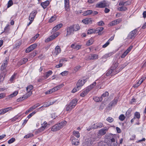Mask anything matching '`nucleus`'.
<instances>
[{
    "label": "nucleus",
    "mask_w": 146,
    "mask_h": 146,
    "mask_svg": "<svg viewBox=\"0 0 146 146\" xmlns=\"http://www.w3.org/2000/svg\"><path fill=\"white\" fill-rule=\"evenodd\" d=\"M67 123V121L65 120H63L53 126L51 128V130L53 131H58L65 125Z\"/></svg>",
    "instance_id": "f257e3e1"
},
{
    "label": "nucleus",
    "mask_w": 146,
    "mask_h": 146,
    "mask_svg": "<svg viewBox=\"0 0 146 146\" xmlns=\"http://www.w3.org/2000/svg\"><path fill=\"white\" fill-rule=\"evenodd\" d=\"M33 86L31 85H29L26 88V90L28 92L25 95H24L22 97L19 98V100H23L26 99L28 98L32 94L31 90L33 89ZM18 99L17 100H18Z\"/></svg>",
    "instance_id": "f03ea898"
},
{
    "label": "nucleus",
    "mask_w": 146,
    "mask_h": 146,
    "mask_svg": "<svg viewBox=\"0 0 146 146\" xmlns=\"http://www.w3.org/2000/svg\"><path fill=\"white\" fill-rule=\"evenodd\" d=\"M96 135L93 134L90 135L88 138L86 140L85 145L86 146H90L92 145L96 139Z\"/></svg>",
    "instance_id": "7ed1b4c3"
},
{
    "label": "nucleus",
    "mask_w": 146,
    "mask_h": 146,
    "mask_svg": "<svg viewBox=\"0 0 146 146\" xmlns=\"http://www.w3.org/2000/svg\"><path fill=\"white\" fill-rule=\"evenodd\" d=\"M77 101H70L66 106L65 110L67 111H70L77 104Z\"/></svg>",
    "instance_id": "20e7f679"
},
{
    "label": "nucleus",
    "mask_w": 146,
    "mask_h": 146,
    "mask_svg": "<svg viewBox=\"0 0 146 146\" xmlns=\"http://www.w3.org/2000/svg\"><path fill=\"white\" fill-rule=\"evenodd\" d=\"M70 140L71 141L72 145H78L79 144V141L78 139H76L74 136H71Z\"/></svg>",
    "instance_id": "39448f33"
},
{
    "label": "nucleus",
    "mask_w": 146,
    "mask_h": 146,
    "mask_svg": "<svg viewBox=\"0 0 146 146\" xmlns=\"http://www.w3.org/2000/svg\"><path fill=\"white\" fill-rule=\"evenodd\" d=\"M86 81V79H80L79 80L76 84V86L78 88H79L80 89L81 87L84 84Z\"/></svg>",
    "instance_id": "423d86ee"
},
{
    "label": "nucleus",
    "mask_w": 146,
    "mask_h": 146,
    "mask_svg": "<svg viewBox=\"0 0 146 146\" xmlns=\"http://www.w3.org/2000/svg\"><path fill=\"white\" fill-rule=\"evenodd\" d=\"M98 55L96 54H90L88 56L86 59L87 60H92L98 59Z\"/></svg>",
    "instance_id": "0eeeda50"
},
{
    "label": "nucleus",
    "mask_w": 146,
    "mask_h": 146,
    "mask_svg": "<svg viewBox=\"0 0 146 146\" xmlns=\"http://www.w3.org/2000/svg\"><path fill=\"white\" fill-rule=\"evenodd\" d=\"M108 4L105 1L98 3L96 5V7L97 8H104L108 6Z\"/></svg>",
    "instance_id": "6e6552de"
},
{
    "label": "nucleus",
    "mask_w": 146,
    "mask_h": 146,
    "mask_svg": "<svg viewBox=\"0 0 146 146\" xmlns=\"http://www.w3.org/2000/svg\"><path fill=\"white\" fill-rule=\"evenodd\" d=\"M8 61L9 58L6 57L5 58V60L4 61L3 64H2L1 66V70L3 71L6 68L7 65Z\"/></svg>",
    "instance_id": "1a4fd4ad"
},
{
    "label": "nucleus",
    "mask_w": 146,
    "mask_h": 146,
    "mask_svg": "<svg viewBox=\"0 0 146 146\" xmlns=\"http://www.w3.org/2000/svg\"><path fill=\"white\" fill-rule=\"evenodd\" d=\"M137 31L136 29H135L131 31L129 34L128 37L130 39H132L135 36V34H136Z\"/></svg>",
    "instance_id": "9d476101"
},
{
    "label": "nucleus",
    "mask_w": 146,
    "mask_h": 146,
    "mask_svg": "<svg viewBox=\"0 0 146 146\" xmlns=\"http://www.w3.org/2000/svg\"><path fill=\"white\" fill-rule=\"evenodd\" d=\"M117 103V101H111L108 105L107 108L109 110H111L112 108V107L115 106Z\"/></svg>",
    "instance_id": "9b49d317"
},
{
    "label": "nucleus",
    "mask_w": 146,
    "mask_h": 146,
    "mask_svg": "<svg viewBox=\"0 0 146 146\" xmlns=\"http://www.w3.org/2000/svg\"><path fill=\"white\" fill-rule=\"evenodd\" d=\"M64 8L66 11H68L70 10L69 0H64Z\"/></svg>",
    "instance_id": "f8f14e48"
},
{
    "label": "nucleus",
    "mask_w": 146,
    "mask_h": 146,
    "mask_svg": "<svg viewBox=\"0 0 146 146\" xmlns=\"http://www.w3.org/2000/svg\"><path fill=\"white\" fill-rule=\"evenodd\" d=\"M96 82H94L90 86H88L84 91L86 92H87V94L89 91H90L95 86H96Z\"/></svg>",
    "instance_id": "ddd939ff"
},
{
    "label": "nucleus",
    "mask_w": 146,
    "mask_h": 146,
    "mask_svg": "<svg viewBox=\"0 0 146 146\" xmlns=\"http://www.w3.org/2000/svg\"><path fill=\"white\" fill-rule=\"evenodd\" d=\"M118 63L116 62H114L112 66L111 67V69L112 70H113V71L116 72V73H117V70H116L117 67L118 66Z\"/></svg>",
    "instance_id": "4468645a"
},
{
    "label": "nucleus",
    "mask_w": 146,
    "mask_h": 146,
    "mask_svg": "<svg viewBox=\"0 0 146 146\" xmlns=\"http://www.w3.org/2000/svg\"><path fill=\"white\" fill-rule=\"evenodd\" d=\"M66 31V35H70L72 34H73V32L74 31L73 29V27L71 26L67 28Z\"/></svg>",
    "instance_id": "2eb2a0df"
},
{
    "label": "nucleus",
    "mask_w": 146,
    "mask_h": 146,
    "mask_svg": "<svg viewBox=\"0 0 146 146\" xmlns=\"http://www.w3.org/2000/svg\"><path fill=\"white\" fill-rule=\"evenodd\" d=\"M92 20L91 18H86L82 20V22L86 24H88L92 23Z\"/></svg>",
    "instance_id": "dca6fc26"
},
{
    "label": "nucleus",
    "mask_w": 146,
    "mask_h": 146,
    "mask_svg": "<svg viewBox=\"0 0 146 146\" xmlns=\"http://www.w3.org/2000/svg\"><path fill=\"white\" fill-rule=\"evenodd\" d=\"M36 13L37 12L36 11H33L29 15V19L31 20H33Z\"/></svg>",
    "instance_id": "f3484780"
},
{
    "label": "nucleus",
    "mask_w": 146,
    "mask_h": 146,
    "mask_svg": "<svg viewBox=\"0 0 146 146\" xmlns=\"http://www.w3.org/2000/svg\"><path fill=\"white\" fill-rule=\"evenodd\" d=\"M50 3L49 1H46L44 2H42L41 3L40 5L42 7L45 9L48 5Z\"/></svg>",
    "instance_id": "a211bd4d"
},
{
    "label": "nucleus",
    "mask_w": 146,
    "mask_h": 146,
    "mask_svg": "<svg viewBox=\"0 0 146 146\" xmlns=\"http://www.w3.org/2000/svg\"><path fill=\"white\" fill-rule=\"evenodd\" d=\"M18 94V92L16 91H15L12 94L8 96L7 97V99L11 100L12 98L16 96Z\"/></svg>",
    "instance_id": "6ab92c4d"
},
{
    "label": "nucleus",
    "mask_w": 146,
    "mask_h": 146,
    "mask_svg": "<svg viewBox=\"0 0 146 146\" xmlns=\"http://www.w3.org/2000/svg\"><path fill=\"white\" fill-rule=\"evenodd\" d=\"M130 2L129 1H126L125 2L121 1L119 3L120 6H127L130 5Z\"/></svg>",
    "instance_id": "aec40b11"
},
{
    "label": "nucleus",
    "mask_w": 146,
    "mask_h": 146,
    "mask_svg": "<svg viewBox=\"0 0 146 146\" xmlns=\"http://www.w3.org/2000/svg\"><path fill=\"white\" fill-rule=\"evenodd\" d=\"M107 129H102L99 131L98 133L100 135H103L106 133Z\"/></svg>",
    "instance_id": "412c9836"
},
{
    "label": "nucleus",
    "mask_w": 146,
    "mask_h": 146,
    "mask_svg": "<svg viewBox=\"0 0 146 146\" xmlns=\"http://www.w3.org/2000/svg\"><path fill=\"white\" fill-rule=\"evenodd\" d=\"M61 49L60 47L59 46H57L55 48V50L54 52V54L56 55H57L60 52Z\"/></svg>",
    "instance_id": "4be33fe9"
},
{
    "label": "nucleus",
    "mask_w": 146,
    "mask_h": 146,
    "mask_svg": "<svg viewBox=\"0 0 146 146\" xmlns=\"http://www.w3.org/2000/svg\"><path fill=\"white\" fill-rule=\"evenodd\" d=\"M71 26L73 27L74 31H77L79 30L80 28V27L78 24H76Z\"/></svg>",
    "instance_id": "5701e85b"
},
{
    "label": "nucleus",
    "mask_w": 146,
    "mask_h": 146,
    "mask_svg": "<svg viewBox=\"0 0 146 146\" xmlns=\"http://www.w3.org/2000/svg\"><path fill=\"white\" fill-rule=\"evenodd\" d=\"M71 47L73 49H75L77 50H79L81 48V46L80 45H75L74 44H72L71 45Z\"/></svg>",
    "instance_id": "b1692460"
},
{
    "label": "nucleus",
    "mask_w": 146,
    "mask_h": 146,
    "mask_svg": "<svg viewBox=\"0 0 146 146\" xmlns=\"http://www.w3.org/2000/svg\"><path fill=\"white\" fill-rule=\"evenodd\" d=\"M2 110H3V112L4 113V114H5L9 111L12 110L13 108L11 107H9L4 109H2Z\"/></svg>",
    "instance_id": "393cba45"
},
{
    "label": "nucleus",
    "mask_w": 146,
    "mask_h": 146,
    "mask_svg": "<svg viewBox=\"0 0 146 146\" xmlns=\"http://www.w3.org/2000/svg\"><path fill=\"white\" fill-rule=\"evenodd\" d=\"M52 73V72L51 70H49L45 73L44 74L45 78H47Z\"/></svg>",
    "instance_id": "a878e982"
},
{
    "label": "nucleus",
    "mask_w": 146,
    "mask_h": 146,
    "mask_svg": "<svg viewBox=\"0 0 146 146\" xmlns=\"http://www.w3.org/2000/svg\"><path fill=\"white\" fill-rule=\"evenodd\" d=\"M113 54V52H110V53H107L105 54L102 57L103 58L106 59L108 57H109L111 56Z\"/></svg>",
    "instance_id": "bb28decb"
},
{
    "label": "nucleus",
    "mask_w": 146,
    "mask_h": 146,
    "mask_svg": "<svg viewBox=\"0 0 146 146\" xmlns=\"http://www.w3.org/2000/svg\"><path fill=\"white\" fill-rule=\"evenodd\" d=\"M54 102H50V101H48L47 102H45L43 106L45 107H48L50 105L52 104Z\"/></svg>",
    "instance_id": "cd10ccee"
},
{
    "label": "nucleus",
    "mask_w": 146,
    "mask_h": 146,
    "mask_svg": "<svg viewBox=\"0 0 146 146\" xmlns=\"http://www.w3.org/2000/svg\"><path fill=\"white\" fill-rule=\"evenodd\" d=\"M126 66V64H123L120 66L116 70H117V72H119L121 70H122Z\"/></svg>",
    "instance_id": "c85d7f7f"
},
{
    "label": "nucleus",
    "mask_w": 146,
    "mask_h": 146,
    "mask_svg": "<svg viewBox=\"0 0 146 146\" xmlns=\"http://www.w3.org/2000/svg\"><path fill=\"white\" fill-rule=\"evenodd\" d=\"M113 72H115V71H113V70H112L111 69V68L107 72L106 74V76H108L111 74V75H112L114 74L113 73Z\"/></svg>",
    "instance_id": "c756f323"
},
{
    "label": "nucleus",
    "mask_w": 146,
    "mask_h": 146,
    "mask_svg": "<svg viewBox=\"0 0 146 146\" xmlns=\"http://www.w3.org/2000/svg\"><path fill=\"white\" fill-rule=\"evenodd\" d=\"M21 44V43L20 41H17L15 45V46L14 47V48L16 49L18 48H19Z\"/></svg>",
    "instance_id": "7c9ffc66"
},
{
    "label": "nucleus",
    "mask_w": 146,
    "mask_h": 146,
    "mask_svg": "<svg viewBox=\"0 0 146 146\" xmlns=\"http://www.w3.org/2000/svg\"><path fill=\"white\" fill-rule=\"evenodd\" d=\"M104 29V28L103 27H98L95 29L96 32V33H98V34L99 35L100 32H101Z\"/></svg>",
    "instance_id": "2f4dec72"
},
{
    "label": "nucleus",
    "mask_w": 146,
    "mask_h": 146,
    "mask_svg": "<svg viewBox=\"0 0 146 146\" xmlns=\"http://www.w3.org/2000/svg\"><path fill=\"white\" fill-rule=\"evenodd\" d=\"M73 135L78 138L80 136L79 133L77 131H74L73 132Z\"/></svg>",
    "instance_id": "473e14b6"
},
{
    "label": "nucleus",
    "mask_w": 146,
    "mask_h": 146,
    "mask_svg": "<svg viewBox=\"0 0 146 146\" xmlns=\"http://www.w3.org/2000/svg\"><path fill=\"white\" fill-rule=\"evenodd\" d=\"M96 32L95 29H90L88 30L87 33L88 34H91L93 33H96Z\"/></svg>",
    "instance_id": "72a5a7b5"
},
{
    "label": "nucleus",
    "mask_w": 146,
    "mask_h": 146,
    "mask_svg": "<svg viewBox=\"0 0 146 146\" xmlns=\"http://www.w3.org/2000/svg\"><path fill=\"white\" fill-rule=\"evenodd\" d=\"M92 11L91 10H88L84 12L83 14L84 15H87L92 14Z\"/></svg>",
    "instance_id": "f704fd0d"
},
{
    "label": "nucleus",
    "mask_w": 146,
    "mask_h": 146,
    "mask_svg": "<svg viewBox=\"0 0 146 146\" xmlns=\"http://www.w3.org/2000/svg\"><path fill=\"white\" fill-rule=\"evenodd\" d=\"M63 86H64V85L63 84H60V85L54 87V89L55 91H56L58 90L60 88L62 87Z\"/></svg>",
    "instance_id": "c9c22d12"
},
{
    "label": "nucleus",
    "mask_w": 146,
    "mask_h": 146,
    "mask_svg": "<svg viewBox=\"0 0 146 146\" xmlns=\"http://www.w3.org/2000/svg\"><path fill=\"white\" fill-rule=\"evenodd\" d=\"M142 82V80L141 81L140 79L133 86V87L135 88H137L140 84Z\"/></svg>",
    "instance_id": "e433bc0d"
},
{
    "label": "nucleus",
    "mask_w": 146,
    "mask_h": 146,
    "mask_svg": "<svg viewBox=\"0 0 146 146\" xmlns=\"http://www.w3.org/2000/svg\"><path fill=\"white\" fill-rule=\"evenodd\" d=\"M34 136V135L32 133H29L27 134V135H25L24 137V138H29L31 137H32Z\"/></svg>",
    "instance_id": "4c0bfd02"
},
{
    "label": "nucleus",
    "mask_w": 146,
    "mask_h": 146,
    "mask_svg": "<svg viewBox=\"0 0 146 146\" xmlns=\"http://www.w3.org/2000/svg\"><path fill=\"white\" fill-rule=\"evenodd\" d=\"M93 42V40L92 39H90L87 41L86 43V45L87 46H88L91 45L92 44Z\"/></svg>",
    "instance_id": "58836bf2"
},
{
    "label": "nucleus",
    "mask_w": 146,
    "mask_h": 146,
    "mask_svg": "<svg viewBox=\"0 0 146 146\" xmlns=\"http://www.w3.org/2000/svg\"><path fill=\"white\" fill-rule=\"evenodd\" d=\"M118 9L119 11H125L127 9L126 7L124 6L119 7L118 8Z\"/></svg>",
    "instance_id": "ea45409f"
},
{
    "label": "nucleus",
    "mask_w": 146,
    "mask_h": 146,
    "mask_svg": "<svg viewBox=\"0 0 146 146\" xmlns=\"http://www.w3.org/2000/svg\"><path fill=\"white\" fill-rule=\"evenodd\" d=\"M97 125V128H101L103 125V123L101 122L97 123H96Z\"/></svg>",
    "instance_id": "a19ab883"
},
{
    "label": "nucleus",
    "mask_w": 146,
    "mask_h": 146,
    "mask_svg": "<svg viewBox=\"0 0 146 146\" xmlns=\"http://www.w3.org/2000/svg\"><path fill=\"white\" fill-rule=\"evenodd\" d=\"M109 95V93L107 92H105L103 93V94L100 97L101 99H103V98L105 97L106 96H107Z\"/></svg>",
    "instance_id": "79ce46f5"
},
{
    "label": "nucleus",
    "mask_w": 146,
    "mask_h": 146,
    "mask_svg": "<svg viewBox=\"0 0 146 146\" xmlns=\"http://www.w3.org/2000/svg\"><path fill=\"white\" fill-rule=\"evenodd\" d=\"M13 4V1L12 0H10L7 3V7L9 8Z\"/></svg>",
    "instance_id": "37998d69"
},
{
    "label": "nucleus",
    "mask_w": 146,
    "mask_h": 146,
    "mask_svg": "<svg viewBox=\"0 0 146 146\" xmlns=\"http://www.w3.org/2000/svg\"><path fill=\"white\" fill-rule=\"evenodd\" d=\"M80 89L79 88H78L77 86L76 87H75L72 91V93H74L78 91Z\"/></svg>",
    "instance_id": "c03bdc74"
},
{
    "label": "nucleus",
    "mask_w": 146,
    "mask_h": 146,
    "mask_svg": "<svg viewBox=\"0 0 146 146\" xmlns=\"http://www.w3.org/2000/svg\"><path fill=\"white\" fill-rule=\"evenodd\" d=\"M119 118L120 120L123 121L125 119V117L124 115L121 114L119 116Z\"/></svg>",
    "instance_id": "a18cd8bd"
},
{
    "label": "nucleus",
    "mask_w": 146,
    "mask_h": 146,
    "mask_svg": "<svg viewBox=\"0 0 146 146\" xmlns=\"http://www.w3.org/2000/svg\"><path fill=\"white\" fill-rule=\"evenodd\" d=\"M15 138H13L11 139H9L8 141V143L9 144H10L13 143L15 141Z\"/></svg>",
    "instance_id": "49530a36"
},
{
    "label": "nucleus",
    "mask_w": 146,
    "mask_h": 146,
    "mask_svg": "<svg viewBox=\"0 0 146 146\" xmlns=\"http://www.w3.org/2000/svg\"><path fill=\"white\" fill-rule=\"evenodd\" d=\"M56 19V17L55 16H53L52 17L49 21V23H52Z\"/></svg>",
    "instance_id": "de8ad7c7"
},
{
    "label": "nucleus",
    "mask_w": 146,
    "mask_h": 146,
    "mask_svg": "<svg viewBox=\"0 0 146 146\" xmlns=\"http://www.w3.org/2000/svg\"><path fill=\"white\" fill-rule=\"evenodd\" d=\"M33 50L32 48H31V47L30 46L26 49L25 50V52L26 53H29L32 51Z\"/></svg>",
    "instance_id": "09e8293b"
},
{
    "label": "nucleus",
    "mask_w": 146,
    "mask_h": 146,
    "mask_svg": "<svg viewBox=\"0 0 146 146\" xmlns=\"http://www.w3.org/2000/svg\"><path fill=\"white\" fill-rule=\"evenodd\" d=\"M135 116L138 119L140 118V114L139 113L137 112H136L135 113Z\"/></svg>",
    "instance_id": "8fccbe9b"
},
{
    "label": "nucleus",
    "mask_w": 146,
    "mask_h": 146,
    "mask_svg": "<svg viewBox=\"0 0 146 146\" xmlns=\"http://www.w3.org/2000/svg\"><path fill=\"white\" fill-rule=\"evenodd\" d=\"M36 112L35 111H34L32 113L29 114L27 117V118H28V119L30 118L33 115L35 114V113Z\"/></svg>",
    "instance_id": "3c124183"
},
{
    "label": "nucleus",
    "mask_w": 146,
    "mask_h": 146,
    "mask_svg": "<svg viewBox=\"0 0 146 146\" xmlns=\"http://www.w3.org/2000/svg\"><path fill=\"white\" fill-rule=\"evenodd\" d=\"M106 120L110 123H111L113 121V119L112 117H109L107 118Z\"/></svg>",
    "instance_id": "603ef678"
},
{
    "label": "nucleus",
    "mask_w": 146,
    "mask_h": 146,
    "mask_svg": "<svg viewBox=\"0 0 146 146\" xmlns=\"http://www.w3.org/2000/svg\"><path fill=\"white\" fill-rule=\"evenodd\" d=\"M98 146H105V143L102 141L99 142L98 143Z\"/></svg>",
    "instance_id": "864d4df0"
},
{
    "label": "nucleus",
    "mask_w": 146,
    "mask_h": 146,
    "mask_svg": "<svg viewBox=\"0 0 146 146\" xmlns=\"http://www.w3.org/2000/svg\"><path fill=\"white\" fill-rule=\"evenodd\" d=\"M133 47V46H130L125 51L127 54H128L131 50Z\"/></svg>",
    "instance_id": "5fc2aeb1"
},
{
    "label": "nucleus",
    "mask_w": 146,
    "mask_h": 146,
    "mask_svg": "<svg viewBox=\"0 0 146 146\" xmlns=\"http://www.w3.org/2000/svg\"><path fill=\"white\" fill-rule=\"evenodd\" d=\"M133 47V46H130L125 51L127 54H128L131 50Z\"/></svg>",
    "instance_id": "6e6d98bb"
},
{
    "label": "nucleus",
    "mask_w": 146,
    "mask_h": 146,
    "mask_svg": "<svg viewBox=\"0 0 146 146\" xmlns=\"http://www.w3.org/2000/svg\"><path fill=\"white\" fill-rule=\"evenodd\" d=\"M16 73H15L13 75L10 79V81L12 82L15 77V76L16 75Z\"/></svg>",
    "instance_id": "4d7b16f0"
},
{
    "label": "nucleus",
    "mask_w": 146,
    "mask_h": 146,
    "mask_svg": "<svg viewBox=\"0 0 146 146\" xmlns=\"http://www.w3.org/2000/svg\"><path fill=\"white\" fill-rule=\"evenodd\" d=\"M68 71H65L62 72L60 74L62 76H65L66 75L68 74Z\"/></svg>",
    "instance_id": "13d9d810"
},
{
    "label": "nucleus",
    "mask_w": 146,
    "mask_h": 146,
    "mask_svg": "<svg viewBox=\"0 0 146 146\" xmlns=\"http://www.w3.org/2000/svg\"><path fill=\"white\" fill-rule=\"evenodd\" d=\"M47 125V122L44 121L43 124H42V127L45 129V128Z\"/></svg>",
    "instance_id": "bf43d9fd"
},
{
    "label": "nucleus",
    "mask_w": 146,
    "mask_h": 146,
    "mask_svg": "<svg viewBox=\"0 0 146 146\" xmlns=\"http://www.w3.org/2000/svg\"><path fill=\"white\" fill-rule=\"evenodd\" d=\"M94 100H102L103 99H101V98H99L98 97H94L93 98Z\"/></svg>",
    "instance_id": "052dcab7"
},
{
    "label": "nucleus",
    "mask_w": 146,
    "mask_h": 146,
    "mask_svg": "<svg viewBox=\"0 0 146 146\" xmlns=\"http://www.w3.org/2000/svg\"><path fill=\"white\" fill-rule=\"evenodd\" d=\"M19 117L16 116L11 119V121L13 122L16 121L18 118Z\"/></svg>",
    "instance_id": "680f3d73"
},
{
    "label": "nucleus",
    "mask_w": 146,
    "mask_h": 146,
    "mask_svg": "<svg viewBox=\"0 0 146 146\" xmlns=\"http://www.w3.org/2000/svg\"><path fill=\"white\" fill-rule=\"evenodd\" d=\"M6 96V94L5 93H1L0 94V99L5 98Z\"/></svg>",
    "instance_id": "e2e57ef3"
},
{
    "label": "nucleus",
    "mask_w": 146,
    "mask_h": 146,
    "mask_svg": "<svg viewBox=\"0 0 146 146\" xmlns=\"http://www.w3.org/2000/svg\"><path fill=\"white\" fill-rule=\"evenodd\" d=\"M39 35V34H37L32 38V40H33V41H34L38 37Z\"/></svg>",
    "instance_id": "0e129e2a"
},
{
    "label": "nucleus",
    "mask_w": 146,
    "mask_h": 146,
    "mask_svg": "<svg viewBox=\"0 0 146 146\" xmlns=\"http://www.w3.org/2000/svg\"><path fill=\"white\" fill-rule=\"evenodd\" d=\"M39 35V34H37L32 38V40H33V41H34L38 37Z\"/></svg>",
    "instance_id": "69168bd1"
},
{
    "label": "nucleus",
    "mask_w": 146,
    "mask_h": 146,
    "mask_svg": "<svg viewBox=\"0 0 146 146\" xmlns=\"http://www.w3.org/2000/svg\"><path fill=\"white\" fill-rule=\"evenodd\" d=\"M39 35V34H37L32 38V40H33V41H34L38 37Z\"/></svg>",
    "instance_id": "338daca9"
},
{
    "label": "nucleus",
    "mask_w": 146,
    "mask_h": 146,
    "mask_svg": "<svg viewBox=\"0 0 146 146\" xmlns=\"http://www.w3.org/2000/svg\"><path fill=\"white\" fill-rule=\"evenodd\" d=\"M37 45L36 44H34L30 46L31 48H32L33 50L35 49Z\"/></svg>",
    "instance_id": "774afa93"
}]
</instances>
